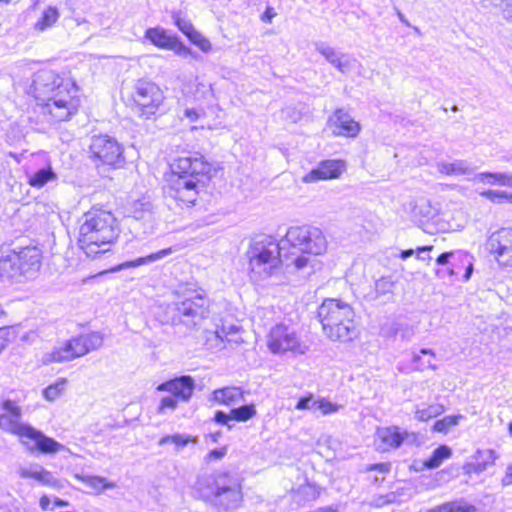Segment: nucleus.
Instances as JSON below:
<instances>
[{
    "instance_id": "f257e3e1",
    "label": "nucleus",
    "mask_w": 512,
    "mask_h": 512,
    "mask_svg": "<svg viewBox=\"0 0 512 512\" xmlns=\"http://www.w3.org/2000/svg\"><path fill=\"white\" fill-rule=\"evenodd\" d=\"M28 93L34 96L42 113L55 121L69 120L81 103L75 82L50 69H41L33 75Z\"/></svg>"
},
{
    "instance_id": "f03ea898",
    "label": "nucleus",
    "mask_w": 512,
    "mask_h": 512,
    "mask_svg": "<svg viewBox=\"0 0 512 512\" xmlns=\"http://www.w3.org/2000/svg\"><path fill=\"white\" fill-rule=\"evenodd\" d=\"M171 169L173 175L166 193L184 205L194 204L200 188L209 180L210 164L195 153L180 156Z\"/></svg>"
},
{
    "instance_id": "7ed1b4c3",
    "label": "nucleus",
    "mask_w": 512,
    "mask_h": 512,
    "mask_svg": "<svg viewBox=\"0 0 512 512\" xmlns=\"http://www.w3.org/2000/svg\"><path fill=\"white\" fill-rule=\"evenodd\" d=\"M247 257L250 278L258 284L266 281L277 284L281 274V264L290 260L289 252L285 251L282 240L277 241L270 235H259L253 238Z\"/></svg>"
},
{
    "instance_id": "20e7f679",
    "label": "nucleus",
    "mask_w": 512,
    "mask_h": 512,
    "mask_svg": "<svg viewBox=\"0 0 512 512\" xmlns=\"http://www.w3.org/2000/svg\"><path fill=\"white\" fill-rule=\"evenodd\" d=\"M118 236L117 220L111 212L90 210L82 217L78 245L87 257L97 258L110 251Z\"/></svg>"
},
{
    "instance_id": "39448f33",
    "label": "nucleus",
    "mask_w": 512,
    "mask_h": 512,
    "mask_svg": "<svg viewBox=\"0 0 512 512\" xmlns=\"http://www.w3.org/2000/svg\"><path fill=\"white\" fill-rule=\"evenodd\" d=\"M0 429L20 437L21 443L28 451L41 454H56L64 449V445L48 437L42 431L28 423H22V411L16 402L7 399L1 404Z\"/></svg>"
},
{
    "instance_id": "423d86ee",
    "label": "nucleus",
    "mask_w": 512,
    "mask_h": 512,
    "mask_svg": "<svg viewBox=\"0 0 512 512\" xmlns=\"http://www.w3.org/2000/svg\"><path fill=\"white\" fill-rule=\"evenodd\" d=\"M317 317L324 334L332 341L347 342L357 336L355 312L350 304L340 299H325L318 307Z\"/></svg>"
},
{
    "instance_id": "0eeeda50",
    "label": "nucleus",
    "mask_w": 512,
    "mask_h": 512,
    "mask_svg": "<svg viewBox=\"0 0 512 512\" xmlns=\"http://www.w3.org/2000/svg\"><path fill=\"white\" fill-rule=\"evenodd\" d=\"M281 240L297 269L307 266L309 258L306 254L321 255L327 249V240L321 229L309 225L290 227Z\"/></svg>"
},
{
    "instance_id": "6e6552de",
    "label": "nucleus",
    "mask_w": 512,
    "mask_h": 512,
    "mask_svg": "<svg viewBox=\"0 0 512 512\" xmlns=\"http://www.w3.org/2000/svg\"><path fill=\"white\" fill-rule=\"evenodd\" d=\"M209 316V299L204 291H195L182 300L168 304L165 316L161 319L163 324H183L188 329L199 325Z\"/></svg>"
},
{
    "instance_id": "1a4fd4ad",
    "label": "nucleus",
    "mask_w": 512,
    "mask_h": 512,
    "mask_svg": "<svg viewBox=\"0 0 512 512\" xmlns=\"http://www.w3.org/2000/svg\"><path fill=\"white\" fill-rule=\"evenodd\" d=\"M41 266V251L36 247L13 250L0 257V278L21 282L33 278Z\"/></svg>"
},
{
    "instance_id": "9d476101",
    "label": "nucleus",
    "mask_w": 512,
    "mask_h": 512,
    "mask_svg": "<svg viewBox=\"0 0 512 512\" xmlns=\"http://www.w3.org/2000/svg\"><path fill=\"white\" fill-rule=\"evenodd\" d=\"M88 154L90 161L97 169L101 167L119 169L126 164L124 146L116 138L107 134L91 137Z\"/></svg>"
},
{
    "instance_id": "9b49d317",
    "label": "nucleus",
    "mask_w": 512,
    "mask_h": 512,
    "mask_svg": "<svg viewBox=\"0 0 512 512\" xmlns=\"http://www.w3.org/2000/svg\"><path fill=\"white\" fill-rule=\"evenodd\" d=\"M103 335L100 332L80 334L65 341L55 348L48 356L49 362H65L81 357L103 345Z\"/></svg>"
},
{
    "instance_id": "f8f14e48",
    "label": "nucleus",
    "mask_w": 512,
    "mask_h": 512,
    "mask_svg": "<svg viewBox=\"0 0 512 512\" xmlns=\"http://www.w3.org/2000/svg\"><path fill=\"white\" fill-rule=\"evenodd\" d=\"M134 111L144 119H151L164 101L162 90L152 81L139 79L134 85Z\"/></svg>"
},
{
    "instance_id": "ddd939ff",
    "label": "nucleus",
    "mask_w": 512,
    "mask_h": 512,
    "mask_svg": "<svg viewBox=\"0 0 512 512\" xmlns=\"http://www.w3.org/2000/svg\"><path fill=\"white\" fill-rule=\"evenodd\" d=\"M267 347L273 354L290 351L302 355L308 350V347L301 342L296 330L283 323H277L271 327L267 334Z\"/></svg>"
},
{
    "instance_id": "4468645a",
    "label": "nucleus",
    "mask_w": 512,
    "mask_h": 512,
    "mask_svg": "<svg viewBox=\"0 0 512 512\" xmlns=\"http://www.w3.org/2000/svg\"><path fill=\"white\" fill-rule=\"evenodd\" d=\"M486 249L500 266L512 267V229L501 228L486 241Z\"/></svg>"
},
{
    "instance_id": "2eb2a0df",
    "label": "nucleus",
    "mask_w": 512,
    "mask_h": 512,
    "mask_svg": "<svg viewBox=\"0 0 512 512\" xmlns=\"http://www.w3.org/2000/svg\"><path fill=\"white\" fill-rule=\"evenodd\" d=\"M128 217L134 221L133 227L142 228L143 234H152L157 225V216L152 201L143 197L133 201L127 208Z\"/></svg>"
},
{
    "instance_id": "dca6fc26",
    "label": "nucleus",
    "mask_w": 512,
    "mask_h": 512,
    "mask_svg": "<svg viewBox=\"0 0 512 512\" xmlns=\"http://www.w3.org/2000/svg\"><path fill=\"white\" fill-rule=\"evenodd\" d=\"M145 38L154 46L161 49L173 50L179 56L196 57V54L187 47L176 34L169 33L162 27L148 28L145 31Z\"/></svg>"
},
{
    "instance_id": "f3484780",
    "label": "nucleus",
    "mask_w": 512,
    "mask_h": 512,
    "mask_svg": "<svg viewBox=\"0 0 512 512\" xmlns=\"http://www.w3.org/2000/svg\"><path fill=\"white\" fill-rule=\"evenodd\" d=\"M410 437L415 435L398 426L379 427L375 433L376 449L381 452L397 449Z\"/></svg>"
},
{
    "instance_id": "a211bd4d",
    "label": "nucleus",
    "mask_w": 512,
    "mask_h": 512,
    "mask_svg": "<svg viewBox=\"0 0 512 512\" xmlns=\"http://www.w3.org/2000/svg\"><path fill=\"white\" fill-rule=\"evenodd\" d=\"M346 163L340 159H327L318 163L310 172L303 176L305 183L337 179L345 171Z\"/></svg>"
},
{
    "instance_id": "6ab92c4d",
    "label": "nucleus",
    "mask_w": 512,
    "mask_h": 512,
    "mask_svg": "<svg viewBox=\"0 0 512 512\" xmlns=\"http://www.w3.org/2000/svg\"><path fill=\"white\" fill-rule=\"evenodd\" d=\"M156 390L167 392L180 402H188L195 390V381L190 375H182L160 383Z\"/></svg>"
},
{
    "instance_id": "aec40b11",
    "label": "nucleus",
    "mask_w": 512,
    "mask_h": 512,
    "mask_svg": "<svg viewBox=\"0 0 512 512\" xmlns=\"http://www.w3.org/2000/svg\"><path fill=\"white\" fill-rule=\"evenodd\" d=\"M242 500L240 485L234 477L228 475L224 482L223 489H219L212 504L218 509L233 510L236 509Z\"/></svg>"
},
{
    "instance_id": "412c9836",
    "label": "nucleus",
    "mask_w": 512,
    "mask_h": 512,
    "mask_svg": "<svg viewBox=\"0 0 512 512\" xmlns=\"http://www.w3.org/2000/svg\"><path fill=\"white\" fill-rule=\"evenodd\" d=\"M328 123L333 128V134L346 137H356L360 132V124L344 109H337L329 118Z\"/></svg>"
},
{
    "instance_id": "4be33fe9",
    "label": "nucleus",
    "mask_w": 512,
    "mask_h": 512,
    "mask_svg": "<svg viewBox=\"0 0 512 512\" xmlns=\"http://www.w3.org/2000/svg\"><path fill=\"white\" fill-rule=\"evenodd\" d=\"M228 473L204 474L198 477L196 489L200 495L212 503L219 489H223L224 482L227 481Z\"/></svg>"
},
{
    "instance_id": "5701e85b",
    "label": "nucleus",
    "mask_w": 512,
    "mask_h": 512,
    "mask_svg": "<svg viewBox=\"0 0 512 512\" xmlns=\"http://www.w3.org/2000/svg\"><path fill=\"white\" fill-rule=\"evenodd\" d=\"M438 210L429 201H419L412 209L413 220L426 232L432 233L430 225L435 222Z\"/></svg>"
},
{
    "instance_id": "b1692460",
    "label": "nucleus",
    "mask_w": 512,
    "mask_h": 512,
    "mask_svg": "<svg viewBox=\"0 0 512 512\" xmlns=\"http://www.w3.org/2000/svg\"><path fill=\"white\" fill-rule=\"evenodd\" d=\"M451 252L452 255L450 258L453 259L455 278L464 271L462 281H469L474 271V256L463 250H455Z\"/></svg>"
},
{
    "instance_id": "393cba45",
    "label": "nucleus",
    "mask_w": 512,
    "mask_h": 512,
    "mask_svg": "<svg viewBox=\"0 0 512 512\" xmlns=\"http://www.w3.org/2000/svg\"><path fill=\"white\" fill-rule=\"evenodd\" d=\"M210 401L220 405L231 406L245 401L244 391L237 386L218 388L211 393Z\"/></svg>"
},
{
    "instance_id": "a878e982",
    "label": "nucleus",
    "mask_w": 512,
    "mask_h": 512,
    "mask_svg": "<svg viewBox=\"0 0 512 512\" xmlns=\"http://www.w3.org/2000/svg\"><path fill=\"white\" fill-rule=\"evenodd\" d=\"M315 49L319 52L332 66H334L340 72H345L349 66L347 56L329 46L325 42H317Z\"/></svg>"
},
{
    "instance_id": "bb28decb",
    "label": "nucleus",
    "mask_w": 512,
    "mask_h": 512,
    "mask_svg": "<svg viewBox=\"0 0 512 512\" xmlns=\"http://www.w3.org/2000/svg\"><path fill=\"white\" fill-rule=\"evenodd\" d=\"M172 253V248H165L162 250H159L157 252L151 253L149 255L138 257L134 260H129L122 262L113 268L110 269L111 272H118L124 269H130V268H136L141 265H148L151 263H154L158 260L163 259L164 257L170 255Z\"/></svg>"
},
{
    "instance_id": "cd10ccee",
    "label": "nucleus",
    "mask_w": 512,
    "mask_h": 512,
    "mask_svg": "<svg viewBox=\"0 0 512 512\" xmlns=\"http://www.w3.org/2000/svg\"><path fill=\"white\" fill-rule=\"evenodd\" d=\"M18 474L23 479L32 478L44 485H54L56 483V479L52 475L51 472L44 469L39 464H31L28 467H20L18 470Z\"/></svg>"
},
{
    "instance_id": "c85d7f7f",
    "label": "nucleus",
    "mask_w": 512,
    "mask_h": 512,
    "mask_svg": "<svg viewBox=\"0 0 512 512\" xmlns=\"http://www.w3.org/2000/svg\"><path fill=\"white\" fill-rule=\"evenodd\" d=\"M452 449L445 444L439 445L433 450L431 455L423 461V467L428 470H433L438 467L447 459L451 458Z\"/></svg>"
},
{
    "instance_id": "c756f323",
    "label": "nucleus",
    "mask_w": 512,
    "mask_h": 512,
    "mask_svg": "<svg viewBox=\"0 0 512 512\" xmlns=\"http://www.w3.org/2000/svg\"><path fill=\"white\" fill-rule=\"evenodd\" d=\"M57 175L51 165L44 166L28 175V183L34 188H42L47 183L55 181Z\"/></svg>"
},
{
    "instance_id": "7c9ffc66",
    "label": "nucleus",
    "mask_w": 512,
    "mask_h": 512,
    "mask_svg": "<svg viewBox=\"0 0 512 512\" xmlns=\"http://www.w3.org/2000/svg\"><path fill=\"white\" fill-rule=\"evenodd\" d=\"M425 512H476V507L464 499H458L437 505Z\"/></svg>"
},
{
    "instance_id": "2f4dec72",
    "label": "nucleus",
    "mask_w": 512,
    "mask_h": 512,
    "mask_svg": "<svg viewBox=\"0 0 512 512\" xmlns=\"http://www.w3.org/2000/svg\"><path fill=\"white\" fill-rule=\"evenodd\" d=\"M435 357L434 352L428 348L420 349L419 353L413 352L412 363L416 370L423 371L424 369H436V365L433 364L432 360Z\"/></svg>"
},
{
    "instance_id": "473e14b6",
    "label": "nucleus",
    "mask_w": 512,
    "mask_h": 512,
    "mask_svg": "<svg viewBox=\"0 0 512 512\" xmlns=\"http://www.w3.org/2000/svg\"><path fill=\"white\" fill-rule=\"evenodd\" d=\"M444 406L440 403H432V404H420L417 405L415 411V418L419 421H428L432 418H435L441 415L444 412Z\"/></svg>"
},
{
    "instance_id": "72a5a7b5",
    "label": "nucleus",
    "mask_w": 512,
    "mask_h": 512,
    "mask_svg": "<svg viewBox=\"0 0 512 512\" xmlns=\"http://www.w3.org/2000/svg\"><path fill=\"white\" fill-rule=\"evenodd\" d=\"M438 169L441 173L451 176L465 175L470 172V166L465 160H455L454 162H440Z\"/></svg>"
},
{
    "instance_id": "f704fd0d",
    "label": "nucleus",
    "mask_w": 512,
    "mask_h": 512,
    "mask_svg": "<svg viewBox=\"0 0 512 512\" xmlns=\"http://www.w3.org/2000/svg\"><path fill=\"white\" fill-rule=\"evenodd\" d=\"M476 179L487 184H500L512 187V175L507 173L481 172L476 175Z\"/></svg>"
},
{
    "instance_id": "c9c22d12",
    "label": "nucleus",
    "mask_w": 512,
    "mask_h": 512,
    "mask_svg": "<svg viewBox=\"0 0 512 512\" xmlns=\"http://www.w3.org/2000/svg\"><path fill=\"white\" fill-rule=\"evenodd\" d=\"M59 19V11L54 6H49L43 10L40 18L35 23L34 28L38 31H45L52 27Z\"/></svg>"
},
{
    "instance_id": "e433bc0d",
    "label": "nucleus",
    "mask_w": 512,
    "mask_h": 512,
    "mask_svg": "<svg viewBox=\"0 0 512 512\" xmlns=\"http://www.w3.org/2000/svg\"><path fill=\"white\" fill-rule=\"evenodd\" d=\"M230 411L233 421L237 422H246L252 419L257 413L256 407L252 403L232 408Z\"/></svg>"
},
{
    "instance_id": "4c0bfd02",
    "label": "nucleus",
    "mask_w": 512,
    "mask_h": 512,
    "mask_svg": "<svg viewBox=\"0 0 512 512\" xmlns=\"http://www.w3.org/2000/svg\"><path fill=\"white\" fill-rule=\"evenodd\" d=\"M174 25L188 38L196 30L190 20L182 16L180 11H173L171 14Z\"/></svg>"
},
{
    "instance_id": "58836bf2",
    "label": "nucleus",
    "mask_w": 512,
    "mask_h": 512,
    "mask_svg": "<svg viewBox=\"0 0 512 512\" xmlns=\"http://www.w3.org/2000/svg\"><path fill=\"white\" fill-rule=\"evenodd\" d=\"M461 418V415L445 416L444 418L435 421L433 430L439 433H447L451 427L456 426L459 423Z\"/></svg>"
},
{
    "instance_id": "ea45409f",
    "label": "nucleus",
    "mask_w": 512,
    "mask_h": 512,
    "mask_svg": "<svg viewBox=\"0 0 512 512\" xmlns=\"http://www.w3.org/2000/svg\"><path fill=\"white\" fill-rule=\"evenodd\" d=\"M192 441V437L183 434L166 435L160 438L159 446H164L167 443H173L177 448H183Z\"/></svg>"
},
{
    "instance_id": "a19ab883",
    "label": "nucleus",
    "mask_w": 512,
    "mask_h": 512,
    "mask_svg": "<svg viewBox=\"0 0 512 512\" xmlns=\"http://www.w3.org/2000/svg\"><path fill=\"white\" fill-rule=\"evenodd\" d=\"M66 380L60 379L56 383L49 385L43 390V396L49 401H53L59 397L66 386Z\"/></svg>"
},
{
    "instance_id": "79ce46f5",
    "label": "nucleus",
    "mask_w": 512,
    "mask_h": 512,
    "mask_svg": "<svg viewBox=\"0 0 512 512\" xmlns=\"http://www.w3.org/2000/svg\"><path fill=\"white\" fill-rule=\"evenodd\" d=\"M87 484L97 491L113 489L115 487V483L110 482L106 478L100 476L88 477Z\"/></svg>"
},
{
    "instance_id": "37998d69",
    "label": "nucleus",
    "mask_w": 512,
    "mask_h": 512,
    "mask_svg": "<svg viewBox=\"0 0 512 512\" xmlns=\"http://www.w3.org/2000/svg\"><path fill=\"white\" fill-rule=\"evenodd\" d=\"M178 401L175 396L166 395L160 399L159 405L157 407V412L159 414H165L166 411H174L178 407Z\"/></svg>"
},
{
    "instance_id": "c03bdc74",
    "label": "nucleus",
    "mask_w": 512,
    "mask_h": 512,
    "mask_svg": "<svg viewBox=\"0 0 512 512\" xmlns=\"http://www.w3.org/2000/svg\"><path fill=\"white\" fill-rule=\"evenodd\" d=\"M188 39L204 53H208L212 49L210 41L198 31L191 34Z\"/></svg>"
},
{
    "instance_id": "a18cd8bd",
    "label": "nucleus",
    "mask_w": 512,
    "mask_h": 512,
    "mask_svg": "<svg viewBox=\"0 0 512 512\" xmlns=\"http://www.w3.org/2000/svg\"><path fill=\"white\" fill-rule=\"evenodd\" d=\"M481 196L485 197L486 199H489L492 202L495 203H502L504 201L509 202V196L511 193H507L505 191H498V190H485L480 193Z\"/></svg>"
},
{
    "instance_id": "49530a36",
    "label": "nucleus",
    "mask_w": 512,
    "mask_h": 512,
    "mask_svg": "<svg viewBox=\"0 0 512 512\" xmlns=\"http://www.w3.org/2000/svg\"><path fill=\"white\" fill-rule=\"evenodd\" d=\"M312 406H316V410H319L322 415H329L339 410L340 406L334 404L325 399L318 400L317 403H313Z\"/></svg>"
},
{
    "instance_id": "de8ad7c7",
    "label": "nucleus",
    "mask_w": 512,
    "mask_h": 512,
    "mask_svg": "<svg viewBox=\"0 0 512 512\" xmlns=\"http://www.w3.org/2000/svg\"><path fill=\"white\" fill-rule=\"evenodd\" d=\"M394 282L391 276H383L375 282V290L377 293L386 294L392 291Z\"/></svg>"
},
{
    "instance_id": "09e8293b",
    "label": "nucleus",
    "mask_w": 512,
    "mask_h": 512,
    "mask_svg": "<svg viewBox=\"0 0 512 512\" xmlns=\"http://www.w3.org/2000/svg\"><path fill=\"white\" fill-rule=\"evenodd\" d=\"M313 403H317V401L314 400L313 394L308 393L298 399L295 408L297 410H307V409L316 410V406H312Z\"/></svg>"
},
{
    "instance_id": "8fccbe9b",
    "label": "nucleus",
    "mask_w": 512,
    "mask_h": 512,
    "mask_svg": "<svg viewBox=\"0 0 512 512\" xmlns=\"http://www.w3.org/2000/svg\"><path fill=\"white\" fill-rule=\"evenodd\" d=\"M451 255V251L443 252L436 258L435 263L437 266H446L449 271L454 274V264L453 259L450 258Z\"/></svg>"
},
{
    "instance_id": "3c124183",
    "label": "nucleus",
    "mask_w": 512,
    "mask_h": 512,
    "mask_svg": "<svg viewBox=\"0 0 512 512\" xmlns=\"http://www.w3.org/2000/svg\"><path fill=\"white\" fill-rule=\"evenodd\" d=\"M213 420L220 425H225L228 427V429H232L233 425L230 423L233 421L231 417V411L229 413H226L224 411L218 410L215 412Z\"/></svg>"
},
{
    "instance_id": "603ef678",
    "label": "nucleus",
    "mask_w": 512,
    "mask_h": 512,
    "mask_svg": "<svg viewBox=\"0 0 512 512\" xmlns=\"http://www.w3.org/2000/svg\"><path fill=\"white\" fill-rule=\"evenodd\" d=\"M499 7L502 17L512 23V0H500Z\"/></svg>"
},
{
    "instance_id": "864d4df0",
    "label": "nucleus",
    "mask_w": 512,
    "mask_h": 512,
    "mask_svg": "<svg viewBox=\"0 0 512 512\" xmlns=\"http://www.w3.org/2000/svg\"><path fill=\"white\" fill-rule=\"evenodd\" d=\"M414 334L415 332L412 326H409L407 324H401V329H399L398 337H400L402 341H411Z\"/></svg>"
},
{
    "instance_id": "5fc2aeb1",
    "label": "nucleus",
    "mask_w": 512,
    "mask_h": 512,
    "mask_svg": "<svg viewBox=\"0 0 512 512\" xmlns=\"http://www.w3.org/2000/svg\"><path fill=\"white\" fill-rule=\"evenodd\" d=\"M226 454H227V448L226 447L215 448V449L211 450L206 455V459L209 460V461H211V460H220L223 457H225Z\"/></svg>"
},
{
    "instance_id": "6e6d98bb",
    "label": "nucleus",
    "mask_w": 512,
    "mask_h": 512,
    "mask_svg": "<svg viewBox=\"0 0 512 512\" xmlns=\"http://www.w3.org/2000/svg\"><path fill=\"white\" fill-rule=\"evenodd\" d=\"M435 274L439 279H454L455 276L453 273L449 271V269L446 266H438L435 269Z\"/></svg>"
},
{
    "instance_id": "4d7b16f0",
    "label": "nucleus",
    "mask_w": 512,
    "mask_h": 512,
    "mask_svg": "<svg viewBox=\"0 0 512 512\" xmlns=\"http://www.w3.org/2000/svg\"><path fill=\"white\" fill-rule=\"evenodd\" d=\"M399 329H401L400 323H393L389 328L382 329L383 335L386 337H394L397 338L399 334Z\"/></svg>"
},
{
    "instance_id": "13d9d810",
    "label": "nucleus",
    "mask_w": 512,
    "mask_h": 512,
    "mask_svg": "<svg viewBox=\"0 0 512 512\" xmlns=\"http://www.w3.org/2000/svg\"><path fill=\"white\" fill-rule=\"evenodd\" d=\"M390 468H391V464L390 463H377V464H372L368 470L370 471H378L380 473H388L390 471Z\"/></svg>"
},
{
    "instance_id": "bf43d9fd",
    "label": "nucleus",
    "mask_w": 512,
    "mask_h": 512,
    "mask_svg": "<svg viewBox=\"0 0 512 512\" xmlns=\"http://www.w3.org/2000/svg\"><path fill=\"white\" fill-rule=\"evenodd\" d=\"M276 16V12L273 7L267 6L263 14L261 15V20L265 23H271L272 19Z\"/></svg>"
},
{
    "instance_id": "052dcab7",
    "label": "nucleus",
    "mask_w": 512,
    "mask_h": 512,
    "mask_svg": "<svg viewBox=\"0 0 512 512\" xmlns=\"http://www.w3.org/2000/svg\"><path fill=\"white\" fill-rule=\"evenodd\" d=\"M503 486H508L512 484V463L508 465L506 468V472L504 477L502 478Z\"/></svg>"
},
{
    "instance_id": "680f3d73",
    "label": "nucleus",
    "mask_w": 512,
    "mask_h": 512,
    "mask_svg": "<svg viewBox=\"0 0 512 512\" xmlns=\"http://www.w3.org/2000/svg\"><path fill=\"white\" fill-rule=\"evenodd\" d=\"M432 249V246H422L417 249V258L421 260H425V255H422V253L428 252Z\"/></svg>"
},
{
    "instance_id": "e2e57ef3",
    "label": "nucleus",
    "mask_w": 512,
    "mask_h": 512,
    "mask_svg": "<svg viewBox=\"0 0 512 512\" xmlns=\"http://www.w3.org/2000/svg\"><path fill=\"white\" fill-rule=\"evenodd\" d=\"M185 115L191 120L195 121L198 118V112L195 109H186Z\"/></svg>"
},
{
    "instance_id": "0e129e2a",
    "label": "nucleus",
    "mask_w": 512,
    "mask_h": 512,
    "mask_svg": "<svg viewBox=\"0 0 512 512\" xmlns=\"http://www.w3.org/2000/svg\"><path fill=\"white\" fill-rule=\"evenodd\" d=\"M40 507L43 509V510H47L49 508V505H50V499L47 497V496H42L40 498Z\"/></svg>"
},
{
    "instance_id": "69168bd1",
    "label": "nucleus",
    "mask_w": 512,
    "mask_h": 512,
    "mask_svg": "<svg viewBox=\"0 0 512 512\" xmlns=\"http://www.w3.org/2000/svg\"><path fill=\"white\" fill-rule=\"evenodd\" d=\"M221 437V432L218 431V432H215V433H210L206 436L207 439H210V441L212 443H216L218 442V439Z\"/></svg>"
},
{
    "instance_id": "338daca9",
    "label": "nucleus",
    "mask_w": 512,
    "mask_h": 512,
    "mask_svg": "<svg viewBox=\"0 0 512 512\" xmlns=\"http://www.w3.org/2000/svg\"><path fill=\"white\" fill-rule=\"evenodd\" d=\"M413 254H414L413 249L402 250L400 253V257H401V259L406 260L407 258L411 257Z\"/></svg>"
},
{
    "instance_id": "774afa93",
    "label": "nucleus",
    "mask_w": 512,
    "mask_h": 512,
    "mask_svg": "<svg viewBox=\"0 0 512 512\" xmlns=\"http://www.w3.org/2000/svg\"><path fill=\"white\" fill-rule=\"evenodd\" d=\"M396 14L399 18V20L401 21V23H403L404 25L410 27V23L409 21L407 20V18L404 16V14L400 11V10H396Z\"/></svg>"
}]
</instances>
